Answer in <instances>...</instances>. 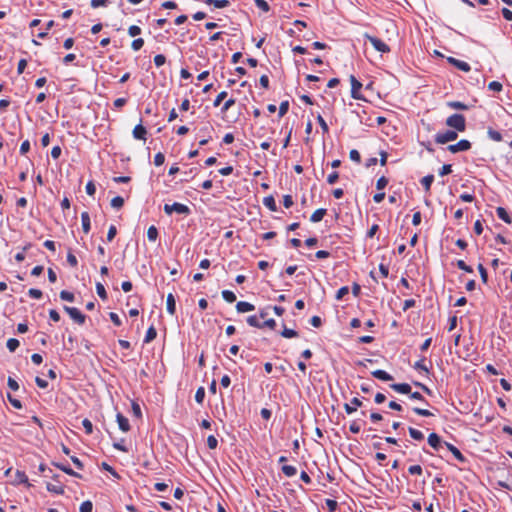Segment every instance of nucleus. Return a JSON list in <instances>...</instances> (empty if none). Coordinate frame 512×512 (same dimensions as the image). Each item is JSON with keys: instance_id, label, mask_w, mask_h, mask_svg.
<instances>
[{"instance_id": "obj_1", "label": "nucleus", "mask_w": 512, "mask_h": 512, "mask_svg": "<svg viewBox=\"0 0 512 512\" xmlns=\"http://www.w3.org/2000/svg\"><path fill=\"white\" fill-rule=\"evenodd\" d=\"M446 125L454 128L456 132H463L466 129V120L462 114H452L446 119Z\"/></svg>"}, {"instance_id": "obj_2", "label": "nucleus", "mask_w": 512, "mask_h": 512, "mask_svg": "<svg viewBox=\"0 0 512 512\" xmlns=\"http://www.w3.org/2000/svg\"><path fill=\"white\" fill-rule=\"evenodd\" d=\"M164 212L168 215L172 214L173 212H176L178 214H189L190 209L187 205L175 202L173 204H165L164 205Z\"/></svg>"}, {"instance_id": "obj_3", "label": "nucleus", "mask_w": 512, "mask_h": 512, "mask_svg": "<svg viewBox=\"0 0 512 512\" xmlns=\"http://www.w3.org/2000/svg\"><path fill=\"white\" fill-rule=\"evenodd\" d=\"M364 37L372 44L375 50L381 52V53H388L390 52V47L383 42L381 39L371 36L368 33L364 34Z\"/></svg>"}, {"instance_id": "obj_4", "label": "nucleus", "mask_w": 512, "mask_h": 512, "mask_svg": "<svg viewBox=\"0 0 512 512\" xmlns=\"http://www.w3.org/2000/svg\"><path fill=\"white\" fill-rule=\"evenodd\" d=\"M64 311L68 313L71 319L77 324L83 325L85 323L86 316L78 308L64 306Z\"/></svg>"}, {"instance_id": "obj_5", "label": "nucleus", "mask_w": 512, "mask_h": 512, "mask_svg": "<svg viewBox=\"0 0 512 512\" xmlns=\"http://www.w3.org/2000/svg\"><path fill=\"white\" fill-rule=\"evenodd\" d=\"M458 137V134L456 131L453 130H447L443 133H437L435 135V142L437 144H446L450 141L456 140Z\"/></svg>"}, {"instance_id": "obj_6", "label": "nucleus", "mask_w": 512, "mask_h": 512, "mask_svg": "<svg viewBox=\"0 0 512 512\" xmlns=\"http://www.w3.org/2000/svg\"><path fill=\"white\" fill-rule=\"evenodd\" d=\"M471 148V143L466 140V139H462L460 140L459 142H457L456 144H451L447 147V149L451 152V153H458V152H461V151H467Z\"/></svg>"}, {"instance_id": "obj_7", "label": "nucleus", "mask_w": 512, "mask_h": 512, "mask_svg": "<svg viewBox=\"0 0 512 512\" xmlns=\"http://www.w3.org/2000/svg\"><path fill=\"white\" fill-rule=\"evenodd\" d=\"M351 83V96L354 99H362V95L360 94V90L362 88V83L356 79L354 75L350 76Z\"/></svg>"}, {"instance_id": "obj_8", "label": "nucleus", "mask_w": 512, "mask_h": 512, "mask_svg": "<svg viewBox=\"0 0 512 512\" xmlns=\"http://www.w3.org/2000/svg\"><path fill=\"white\" fill-rule=\"evenodd\" d=\"M362 405V402L360 399H358L357 397H354L350 403H345L344 404V410L346 411L347 414H352L353 412H355L357 410L358 407H360Z\"/></svg>"}, {"instance_id": "obj_9", "label": "nucleus", "mask_w": 512, "mask_h": 512, "mask_svg": "<svg viewBox=\"0 0 512 512\" xmlns=\"http://www.w3.org/2000/svg\"><path fill=\"white\" fill-rule=\"evenodd\" d=\"M448 62L451 63L452 65H454L456 68H458L461 71L469 72L471 70V67L467 62L458 60L456 58L449 57Z\"/></svg>"}, {"instance_id": "obj_10", "label": "nucleus", "mask_w": 512, "mask_h": 512, "mask_svg": "<svg viewBox=\"0 0 512 512\" xmlns=\"http://www.w3.org/2000/svg\"><path fill=\"white\" fill-rule=\"evenodd\" d=\"M132 133L135 139L146 140L147 130L142 124L136 125Z\"/></svg>"}, {"instance_id": "obj_11", "label": "nucleus", "mask_w": 512, "mask_h": 512, "mask_svg": "<svg viewBox=\"0 0 512 512\" xmlns=\"http://www.w3.org/2000/svg\"><path fill=\"white\" fill-rule=\"evenodd\" d=\"M390 387L401 394H410L411 393V386L408 383H394L391 384Z\"/></svg>"}, {"instance_id": "obj_12", "label": "nucleus", "mask_w": 512, "mask_h": 512, "mask_svg": "<svg viewBox=\"0 0 512 512\" xmlns=\"http://www.w3.org/2000/svg\"><path fill=\"white\" fill-rule=\"evenodd\" d=\"M116 420L119 425V429L123 432H128L130 430V424L128 419L122 415L121 413H118L116 415Z\"/></svg>"}, {"instance_id": "obj_13", "label": "nucleus", "mask_w": 512, "mask_h": 512, "mask_svg": "<svg viewBox=\"0 0 512 512\" xmlns=\"http://www.w3.org/2000/svg\"><path fill=\"white\" fill-rule=\"evenodd\" d=\"M166 309H167V312L170 315H174L175 314V311H176V300H175V297H174V295L172 293H169L167 295Z\"/></svg>"}, {"instance_id": "obj_14", "label": "nucleus", "mask_w": 512, "mask_h": 512, "mask_svg": "<svg viewBox=\"0 0 512 512\" xmlns=\"http://www.w3.org/2000/svg\"><path fill=\"white\" fill-rule=\"evenodd\" d=\"M445 445H446L447 449L454 455V457L458 461H460V462L466 461V458L464 457V455L460 452V450L456 446H454L453 444L448 443V442H445Z\"/></svg>"}, {"instance_id": "obj_15", "label": "nucleus", "mask_w": 512, "mask_h": 512, "mask_svg": "<svg viewBox=\"0 0 512 512\" xmlns=\"http://www.w3.org/2000/svg\"><path fill=\"white\" fill-rule=\"evenodd\" d=\"M254 309H255L254 305L249 302L239 301L236 304V310L239 313L250 312V311H253Z\"/></svg>"}, {"instance_id": "obj_16", "label": "nucleus", "mask_w": 512, "mask_h": 512, "mask_svg": "<svg viewBox=\"0 0 512 512\" xmlns=\"http://www.w3.org/2000/svg\"><path fill=\"white\" fill-rule=\"evenodd\" d=\"M371 374L374 378L382 381H390L393 379V377L389 373L381 369L374 370L371 372Z\"/></svg>"}, {"instance_id": "obj_17", "label": "nucleus", "mask_w": 512, "mask_h": 512, "mask_svg": "<svg viewBox=\"0 0 512 512\" xmlns=\"http://www.w3.org/2000/svg\"><path fill=\"white\" fill-rule=\"evenodd\" d=\"M428 443L429 445L434 448L435 450H438L439 447L441 446V438L438 434L436 433H431L429 436H428Z\"/></svg>"}, {"instance_id": "obj_18", "label": "nucleus", "mask_w": 512, "mask_h": 512, "mask_svg": "<svg viewBox=\"0 0 512 512\" xmlns=\"http://www.w3.org/2000/svg\"><path fill=\"white\" fill-rule=\"evenodd\" d=\"M326 209L319 208L310 217V221L313 223L319 222L323 219V217L326 215Z\"/></svg>"}, {"instance_id": "obj_19", "label": "nucleus", "mask_w": 512, "mask_h": 512, "mask_svg": "<svg viewBox=\"0 0 512 512\" xmlns=\"http://www.w3.org/2000/svg\"><path fill=\"white\" fill-rule=\"evenodd\" d=\"M496 213H497V216H498L501 220H503L505 223H508V224H510V223H511L512 219H511L510 215L508 214V212L506 211V209H505V208H503V207H498V208L496 209Z\"/></svg>"}, {"instance_id": "obj_20", "label": "nucleus", "mask_w": 512, "mask_h": 512, "mask_svg": "<svg viewBox=\"0 0 512 512\" xmlns=\"http://www.w3.org/2000/svg\"><path fill=\"white\" fill-rule=\"evenodd\" d=\"M46 488L49 492L61 495L64 493V486L62 484L47 483Z\"/></svg>"}, {"instance_id": "obj_21", "label": "nucleus", "mask_w": 512, "mask_h": 512, "mask_svg": "<svg viewBox=\"0 0 512 512\" xmlns=\"http://www.w3.org/2000/svg\"><path fill=\"white\" fill-rule=\"evenodd\" d=\"M81 222H82V229L84 233H88L90 231V216L88 212H82L81 214Z\"/></svg>"}, {"instance_id": "obj_22", "label": "nucleus", "mask_w": 512, "mask_h": 512, "mask_svg": "<svg viewBox=\"0 0 512 512\" xmlns=\"http://www.w3.org/2000/svg\"><path fill=\"white\" fill-rule=\"evenodd\" d=\"M263 204L270 210V211H277V205L275 202V199L273 196H266L263 199Z\"/></svg>"}, {"instance_id": "obj_23", "label": "nucleus", "mask_w": 512, "mask_h": 512, "mask_svg": "<svg viewBox=\"0 0 512 512\" xmlns=\"http://www.w3.org/2000/svg\"><path fill=\"white\" fill-rule=\"evenodd\" d=\"M156 336H157L156 328L153 325H151L146 332L144 342L150 343L151 341H153L156 338Z\"/></svg>"}, {"instance_id": "obj_24", "label": "nucleus", "mask_w": 512, "mask_h": 512, "mask_svg": "<svg viewBox=\"0 0 512 512\" xmlns=\"http://www.w3.org/2000/svg\"><path fill=\"white\" fill-rule=\"evenodd\" d=\"M57 468H59L60 470H62L63 472H65L66 474L68 475H71V476H74V477H77V478H81L82 476L73 471L69 466H66V465H63V464H58V463H55L54 464Z\"/></svg>"}, {"instance_id": "obj_25", "label": "nucleus", "mask_w": 512, "mask_h": 512, "mask_svg": "<svg viewBox=\"0 0 512 512\" xmlns=\"http://www.w3.org/2000/svg\"><path fill=\"white\" fill-rule=\"evenodd\" d=\"M408 431L412 439L416 441H422L424 439V434L420 430L415 429L413 427H409Z\"/></svg>"}, {"instance_id": "obj_26", "label": "nucleus", "mask_w": 512, "mask_h": 512, "mask_svg": "<svg viewBox=\"0 0 512 512\" xmlns=\"http://www.w3.org/2000/svg\"><path fill=\"white\" fill-rule=\"evenodd\" d=\"M433 181H434V176L432 174L426 175L421 179V184L423 185L424 189L427 192L430 190Z\"/></svg>"}, {"instance_id": "obj_27", "label": "nucleus", "mask_w": 512, "mask_h": 512, "mask_svg": "<svg viewBox=\"0 0 512 512\" xmlns=\"http://www.w3.org/2000/svg\"><path fill=\"white\" fill-rule=\"evenodd\" d=\"M281 470L284 473V475L287 477H292V476L296 475V473H297L296 467H294L292 465H283Z\"/></svg>"}, {"instance_id": "obj_28", "label": "nucleus", "mask_w": 512, "mask_h": 512, "mask_svg": "<svg viewBox=\"0 0 512 512\" xmlns=\"http://www.w3.org/2000/svg\"><path fill=\"white\" fill-rule=\"evenodd\" d=\"M147 238L149 241L154 242L158 238V230L155 226H150L147 230Z\"/></svg>"}, {"instance_id": "obj_29", "label": "nucleus", "mask_w": 512, "mask_h": 512, "mask_svg": "<svg viewBox=\"0 0 512 512\" xmlns=\"http://www.w3.org/2000/svg\"><path fill=\"white\" fill-rule=\"evenodd\" d=\"M247 323L256 328H264V325L261 324L259 318L256 315H251L247 318Z\"/></svg>"}, {"instance_id": "obj_30", "label": "nucleus", "mask_w": 512, "mask_h": 512, "mask_svg": "<svg viewBox=\"0 0 512 512\" xmlns=\"http://www.w3.org/2000/svg\"><path fill=\"white\" fill-rule=\"evenodd\" d=\"M487 134H488L489 138L493 141L500 142L502 140L501 133L492 128L488 129Z\"/></svg>"}, {"instance_id": "obj_31", "label": "nucleus", "mask_w": 512, "mask_h": 512, "mask_svg": "<svg viewBox=\"0 0 512 512\" xmlns=\"http://www.w3.org/2000/svg\"><path fill=\"white\" fill-rule=\"evenodd\" d=\"M414 369L416 370H419V371H423L425 373H429V369L428 367L425 365V358H421L419 361L415 362L414 364Z\"/></svg>"}, {"instance_id": "obj_32", "label": "nucleus", "mask_w": 512, "mask_h": 512, "mask_svg": "<svg viewBox=\"0 0 512 512\" xmlns=\"http://www.w3.org/2000/svg\"><path fill=\"white\" fill-rule=\"evenodd\" d=\"M96 292L98 294V296L102 299V300H106L107 299V292L105 290V287L102 283L98 282L96 283Z\"/></svg>"}, {"instance_id": "obj_33", "label": "nucleus", "mask_w": 512, "mask_h": 512, "mask_svg": "<svg viewBox=\"0 0 512 512\" xmlns=\"http://www.w3.org/2000/svg\"><path fill=\"white\" fill-rule=\"evenodd\" d=\"M222 297L225 301L232 303L236 300V295L230 290H223Z\"/></svg>"}, {"instance_id": "obj_34", "label": "nucleus", "mask_w": 512, "mask_h": 512, "mask_svg": "<svg viewBox=\"0 0 512 512\" xmlns=\"http://www.w3.org/2000/svg\"><path fill=\"white\" fill-rule=\"evenodd\" d=\"M281 336L284 338H293L298 336V332L293 329L284 327V329L281 332Z\"/></svg>"}, {"instance_id": "obj_35", "label": "nucleus", "mask_w": 512, "mask_h": 512, "mask_svg": "<svg viewBox=\"0 0 512 512\" xmlns=\"http://www.w3.org/2000/svg\"><path fill=\"white\" fill-rule=\"evenodd\" d=\"M124 205V199L121 196H116L111 200V206L115 209H120Z\"/></svg>"}, {"instance_id": "obj_36", "label": "nucleus", "mask_w": 512, "mask_h": 512, "mask_svg": "<svg viewBox=\"0 0 512 512\" xmlns=\"http://www.w3.org/2000/svg\"><path fill=\"white\" fill-rule=\"evenodd\" d=\"M60 298L64 301H68V302H73L75 299L74 294L67 290H62L60 292Z\"/></svg>"}, {"instance_id": "obj_37", "label": "nucleus", "mask_w": 512, "mask_h": 512, "mask_svg": "<svg viewBox=\"0 0 512 512\" xmlns=\"http://www.w3.org/2000/svg\"><path fill=\"white\" fill-rule=\"evenodd\" d=\"M448 106L450 108L458 109V110H467L468 109V106L466 104L459 102V101L448 102Z\"/></svg>"}, {"instance_id": "obj_38", "label": "nucleus", "mask_w": 512, "mask_h": 512, "mask_svg": "<svg viewBox=\"0 0 512 512\" xmlns=\"http://www.w3.org/2000/svg\"><path fill=\"white\" fill-rule=\"evenodd\" d=\"M19 344L20 343L17 339L10 338L8 339L6 346L9 349V351L14 352L19 347Z\"/></svg>"}, {"instance_id": "obj_39", "label": "nucleus", "mask_w": 512, "mask_h": 512, "mask_svg": "<svg viewBox=\"0 0 512 512\" xmlns=\"http://www.w3.org/2000/svg\"><path fill=\"white\" fill-rule=\"evenodd\" d=\"M205 398V389L204 387H199L195 393V400L197 403L202 404Z\"/></svg>"}, {"instance_id": "obj_40", "label": "nucleus", "mask_w": 512, "mask_h": 512, "mask_svg": "<svg viewBox=\"0 0 512 512\" xmlns=\"http://www.w3.org/2000/svg\"><path fill=\"white\" fill-rule=\"evenodd\" d=\"M93 504L91 501L87 500L81 503L79 511L80 512H92Z\"/></svg>"}, {"instance_id": "obj_41", "label": "nucleus", "mask_w": 512, "mask_h": 512, "mask_svg": "<svg viewBox=\"0 0 512 512\" xmlns=\"http://www.w3.org/2000/svg\"><path fill=\"white\" fill-rule=\"evenodd\" d=\"M254 2L255 5L263 12H268L270 10V6L265 0H254Z\"/></svg>"}, {"instance_id": "obj_42", "label": "nucleus", "mask_w": 512, "mask_h": 512, "mask_svg": "<svg viewBox=\"0 0 512 512\" xmlns=\"http://www.w3.org/2000/svg\"><path fill=\"white\" fill-rule=\"evenodd\" d=\"M325 504L329 512H335L338 506L337 501L333 499H326Z\"/></svg>"}, {"instance_id": "obj_43", "label": "nucleus", "mask_w": 512, "mask_h": 512, "mask_svg": "<svg viewBox=\"0 0 512 512\" xmlns=\"http://www.w3.org/2000/svg\"><path fill=\"white\" fill-rule=\"evenodd\" d=\"M143 45H144V40L142 38H137V39L132 41L131 48L134 51H138V50H140L143 47Z\"/></svg>"}, {"instance_id": "obj_44", "label": "nucleus", "mask_w": 512, "mask_h": 512, "mask_svg": "<svg viewBox=\"0 0 512 512\" xmlns=\"http://www.w3.org/2000/svg\"><path fill=\"white\" fill-rule=\"evenodd\" d=\"M128 34L129 36L131 37H135V36H138L141 34V28L137 25H131L129 28H128Z\"/></svg>"}, {"instance_id": "obj_45", "label": "nucleus", "mask_w": 512, "mask_h": 512, "mask_svg": "<svg viewBox=\"0 0 512 512\" xmlns=\"http://www.w3.org/2000/svg\"><path fill=\"white\" fill-rule=\"evenodd\" d=\"M413 411L417 414V415H420V416H423V417H430V416H433V413H431L429 410L427 409H422V408H418V407H414L413 408Z\"/></svg>"}, {"instance_id": "obj_46", "label": "nucleus", "mask_w": 512, "mask_h": 512, "mask_svg": "<svg viewBox=\"0 0 512 512\" xmlns=\"http://www.w3.org/2000/svg\"><path fill=\"white\" fill-rule=\"evenodd\" d=\"M207 446L209 447V449H216L217 448L218 440L216 439L215 436H213V435L208 436V438H207Z\"/></svg>"}, {"instance_id": "obj_47", "label": "nucleus", "mask_w": 512, "mask_h": 512, "mask_svg": "<svg viewBox=\"0 0 512 512\" xmlns=\"http://www.w3.org/2000/svg\"><path fill=\"white\" fill-rule=\"evenodd\" d=\"M289 109V102L288 101H283L280 103V106H279V117H283L287 111Z\"/></svg>"}, {"instance_id": "obj_48", "label": "nucleus", "mask_w": 512, "mask_h": 512, "mask_svg": "<svg viewBox=\"0 0 512 512\" xmlns=\"http://www.w3.org/2000/svg\"><path fill=\"white\" fill-rule=\"evenodd\" d=\"M82 425H83V427L85 429V432L87 434H92V432H93V425H92V422L89 419L85 418L82 421Z\"/></svg>"}, {"instance_id": "obj_49", "label": "nucleus", "mask_w": 512, "mask_h": 512, "mask_svg": "<svg viewBox=\"0 0 512 512\" xmlns=\"http://www.w3.org/2000/svg\"><path fill=\"white\" fill-rule=\"evenodd\" d=\"M317 122L319 123L323 133L329 132L328 125H327L326 121L324 120V118L320 114L317 116Z\"/></svg>"}, {"instance_id": "obj_50", "label": "nucleus", "mask_w": 512, "mask_h": 512, "mask_svg": "<svg viewBox=\"0 0 512 512\" xmlns=\"http://www.w3.org/2000/svg\"><path fill=\"white\" fill-rule=\"evenodd\" d=\"M387 184L388 179L385 176H381L376 182V187L378 190H382L387 186Z\"/></svg>"}, {"instance_id": "obj_51", "label": "nucleus", "mask_w": 512, "mask_h": 512, "mask_svg": "<svg viewBox=\"0 0 512 512\" xmlns=\"http://www.w3.org/2000/svg\"><path fill=\"white\" fill-rule=\"evenodd\" d=\"M489 90L500 92L503 88L502 84L498 81H492L488 85Z\"/></svg>"}, {"instance_id": "obj_52", "label": "nucleus", "mask_w": 512, "mask_h": 512, "mask_svg": "<svg viewBox=\"0 0 512 512\" xmlns=\"http://www.w3.org/2000/svg\"><path fill=\"white\" fill-rule=\"evenodd\" d=\"M166 62V57L163 54H157L154 57V63L157 67H161Z\"/></svg>"}, {"instance_id": "obj_53", "label": "nucleus", "mask_w": 512, "mask_h": 512, "mask_svg": "<svg viewBox=\"0 0 512 512\" xmlns=\"http://www.w3.org/2000/svg\"><path fill=\"white\" fill-rule=\"evenodd\" d=\"M28 294L31 298H34V299H40L43 295L42 291L39 289H36V288L29 289Z\"/></svg>"}, {"instance_id": "obj_54", "label": "nucleus", "mask_w": 512, "mask_h": 512, "mask_svg": "<svg viewBox=\"0 0 512 512\" xmlns=\"http://www.w3.org/2000/svg\"><path fill=\"white\" fill-rule=\"evenodd\" d=\"M422 467L420 465H412L408 468V472L411 475H421L422 474Z\"/></svg>"}, {"instance_id": "obj_55", "label": "nucleus", "mask_w": 512, "mask_h": 512, "mask_svg": "<svg viewBox=\"0 0 512 512\" xmlns=\"http://www.w3.org/2000/svg\"><path fill=\"white\" fill-rule=\"evenodd\" d=\"M213 5L215 8L221 9L230 5L229 0H214Z\"/></svg>"}, {"instance_id": "obj_56", "label": "nucleus", "mask_w": 512, "mask_h": 512, "mask_svg": "<svg viewBox=\"0 0 512 512\" xmlns=\"http://www.w3.org/2000/svg\"><path fill=\"white\" fill-rule=\"evenodd\" d=\"M165 161V156L162 152H158L155 156H154V164L156 166H161Z\"/></svg>"}, {"instance_id": "obj_57", "label": "nucleus", "mask_w": 512, "mask_h": 512, "mask_svg": "<svg viewBox=\"0 0 512 512\" xmlns=\"http://www.w3.org/2000/svg\"><path fill=\"white\" fill-rule=\"evenodd\" d=\"M349 157L352 161L354 162H357V163H360L361 161V156H360V153L358 152V150L356 149H352L349 153Z\"/></svg>"}, {"instance_id": "obj_58", "label": "nucleus", "mask_w": 512, "mask_h": 512, "mask_svg": "<svg viewBox=\"0 0 512 512\" xmlns=\"http://www.w3.org/2000/svg\"><path fill=\"white\" fill-rule=\"evenodd\" d=\"M457 267L468 273H471L473 271L472 268L469 265H467L463 260L457 261Z\"/></svg>"}, {"instance_id": "obj_59", "label": "nucleus", "mask_w": 512, "mask_h": 512, "mask_svg": "<svg viewBox=\"0 0 512 512\" xmlns=\"http://www.w3.org/2000/svg\"><path fill=\"white\" fill-rule=\"evenodd\" d=\"M478 270H479V273H480V276H481V280L484 283H486L487 280H488L487 270L485 269V267L482 264L478 265Z\"/></svg>"}, {"instance_id": "obj_60", "label": "nucleus", "mask_w": 512, "mask_h": 512, "mask_svg": "<svg viewBox=\"0 0 512 512\" xmlns=\"http://www.w3.org/2000/svg\"><path fill=\"white\" fill-rule=\"evenodd\" d=\"M7 398H8V401L10 402V404L15 407L16 409H21L22 408V404L21 402L16 399V398H13L10 394L7 395Z\"/></svg>"}, {"instance_id": "obj_61", "label": "nucleus", "mask_w": 512, "mask_h": 512, "mask_svg": "<svg viewBox=\"0 0 512 512\" xmlns=\"http://www.w3.org/2000/svg\"><path fill=\"white\" fill-rule=\"evenodd\" d=\"M348 292L349 288L347 286L341 287L336 293V299L341 300Z\"/></svg>"}, {"instance_id": "obj_62", "label": "nucleus", "mask_w": 512, "mask_h": 512, "mask_svg": "<svg viewBox=\"0 0 512 512\" xmlns=\"http://www.w3.org/2000/svg\"><path fill=\"white\" fill-rule=\"evenodd\" d=\"M96 192V186L92 181H89L86 184V193L90 196H93Z\"/></svg>"}, {"instance_id": "obj_63", "label": "nucleus", "mask_w": 512, "mask_h": 512, "mask_svg": "<svg viewBox=\"0 0 512 512\" xmlns=\"http://www.w3.org/2000/svg\"><path fill=\"white\" fill-rule=\"evenodd\" d=\"M7 384L8 387L13 391H17L19 389V384L12 377H8Z\"/></svg>"}, {"instance_id": "obj_64", "label": "nucleus", "mask_w": 512, "mask_h": 512, "mask_svg": "<svg viewBox=\"0 0 512 512\" xmlns=\"http://www.w3.org/2000/svg\"><path fill=\"white\" fill-rule=\"evenodd\" d=\"M227 96V92L226 91H222L221 93H219L216 97V99L214 100V103L213 105L215 107L219 106L220 103L226 98Z\"/></svg>"}]
</instances>
